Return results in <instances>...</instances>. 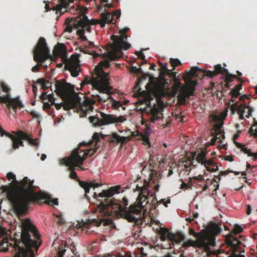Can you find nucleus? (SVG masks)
<instances>
[{"mask_svg":"<svg viewBox=\"0 0 257 257\" xmlns=\"http://www.w3.org/2000/svg\"><path fill=\"white\" fill-rule=\"evenodd\" d=\"M7 177L9 180H13L12 183L14 186L2 185L1 189L3 192L7 193L8 199L18 215L24 214L31 203L40 204L46 199L45 194L35 192L36 186L34 185V180H31L28 177H24L18 181L12 172H9Z\"/></svg>","mask_w":257,"mask_h":257,"instance_id":"f257e3e1","label":"nucleus"},{"mask_svg":"<svg viewBox=\"0 0 257 257\" xmlns=\"http://www.w3.org/2000/svg\"><path fill=\"white\" fill-rule=\"evenodd\" d=\"M22 233L20 240H17L14 248L17 251L15 257H35L33 248L38 249L40 244L37 240L31 238L30 233L36 239L40 237L35 226L31 222L30 218L22 221Z\"/></svg>","mask_w":257,"mask_h":257,"instance_id":"f03ea898","label":"nucleus"},{"mask_svg":"<svg viewBox=\"0 0 257 257\" xmlns=\"http://www.w3.org/2000/svg\"><path fill=\"white\" fill-rule=\"evenodd\" d=\"M105 135L101 134L100 137L99 134L94 133L92 136V139L93 143H95V149H83L81 150L80 148L82 146H86L85 143H80L78 147L74 149L71 154L67 157L64 158L60 160V164L64 165L69 167V170L70 171V177L73 179H76L78 182L79 180L76 173L74 171L75 167H79V165H82L84 161L87 156H92L96 152L97 149L99 148L101 144L100 138L104 139Z\"/></svg>","mask_w":257,"mask_h":257,"instance_id":"7ed1b4c3","label":"nucleus"},{"mask_svg":"<svg viewBox=\"0 0 257 257\" xmlns=\"http://www.w3.org/2000/svg\"><path fill=\"white\" fill-rule=\"evenodd\" d=\"M104 201L105 202L101 201L97 206L100 213L102 214L106 215L107 214V210L108 207L116 205L118 209L116 212L117 215L126 219L129 222H134L136 224L139 222L142 209L144 206V205H142L141 201L140 203L136 202L127 207V206L128 204V201L125 197L122 198V202L124 205V207L121 205L115 203V200L114 198L110 200H109L108 199H105Z\"/></svg>","mask_w":257,"mask_h":257,"instance_id":"20e7f679","label":"nucleus"},{"mask_svg":"<svg viewBox=\"0 0 257 257\" xmlns=\"http://www.w3.org/2000/svg\"><path fill=\"white\" fill-rule=\"evenodd\" d=\"M91 77H85L81 82V86L90 84L92 87L100 92H108L109 87L107 85L108 73L105 72L100 66H95Z\"/></svg>","mask_w":257,"mask_h":257,"instance_id":"39448f33","label":"nucleus"},{"mask_svg":"<svg viewBox=\"0 0 257 257\" xmlns=\"http://www.w3.org/2000/svg\"><path fill=\"white\" fill-rule=\"evenodd\" d=\"M34 60L38 63L33 67L32 71L33 72H38L40 70V66L48 59L51 58L50 54V51L47 46L46 40L43 37H40L38 42L33 50Z\"/></svg>","mask_w":257,"mask_h":257,"instance_id":"423d86ee","label":"nucleus"},{"mask_svg":"<svg viewBox=\"0 0 257 257\" xmlns=\"http://www.w3.org/2000/svg\"><path fill=\"white\" fill-rule=\"evenodd\" d=\"M107 86L109 87L108 92L98 91L100 95L98 94H92L91 95V98L87 97L83 101V103L85 104L86 107H88V108H86V111L88 110L92 111L93 109L92 105L96 102L101 103L105 102L109 99H113V97L111 96V95L113 93L112 91L113 88L112 86H110L109 76L107 77Z\"/></svg>","mask_w":257,"mask_h":257,"instance_id":"0eeeda50","label":"nucleus"},{"mask_svg":"<svg viewBox=\"0 0 257 257\" xmlns=\"http://www.w3.org/2000/svg\"><path fill=\"white\" fill-rule=\"evenodd\" d=\"M100 116H90V121L95 126H102L114 123L123 122L126 120L124 116L120 115L118 117L113 114H105L99 112Z\"/></svg>","mask_w":257,"mask_h":257,"instance_id":"6e6552de","label":"nucleus"},{"mask_svg":"<svg viewBox=\"0 0 257 257\" xmlns=\"http://www.w3.org/2000/svg\"><path fill=\"white\" fill-rule=\"evenodd\" d=\"M73 0H61L60 3L52 8V10L53 11H55L56 14H59L60 16L67 11L70 13L79 11V13H81L83 8H80L77 5L75 7L73 4Z\"/></svg>","mask_w":257,"mask_h":257,"instance_id":"1a4fd4ad","label":"nucleus"},{"mask_svg":"<svg viewBox=\"0 0 257 257\" xmlns=\"http://www.w3.org/2000/svg\"><path fill=\"white\" fill-rule=\"evenodd\" d=\"M130 30L128 28H124L119 31V33L121 35L116 36L112 35L111 36V39L113 41L115 45V49L117 50H128L131 47V45L125 41L127 39V36L124 35Z\"/></svg>","mask_w":257,"mask_h":257,"instance_id":"9d476101","label":"nucleus"},{"mask_svg":"<svg viewBox=\"0 0 257 257\" xmlns=\"http://www.w3.org/2000/svg\"><path fill=\"white\" fill-rule=\"evenodd\" d=\"M203 74L205 76L209 77H213L218 74L224 73L225 75L224 76L225 82L230 83L233 81L234 78H237L236 75H232L229 74L227 70L221 66L220 64H217L214 66V70L213 71L211 70H203Z\"/></svg>","mask_w":257,"mask_h":257,"instance_id":"9b49d317","label":"nucleus"},{"mask_svg":"<svg viewBox=\"0 0 257 257\" xmlns=\"http://www.w3.org/2000/svg\"><path fill=\"white\" fill-rule=\"evenodd\" d=\"M15 135L8 134L7 137L9 138L12 142V147L10 150L11 153L14 150L19 149L20 146L24 147L23 140H27V134L22 131H19L17 132H14Z\"/></svg>","mask_w":257,"mask_h":257,"instance_id":"f8f14e48","label":"nucleus"},{"mask_svg":"<svg viewBox=\"0 0 257 257\" xmlns=\"http://www.w3.org/2000/svg\"><path fill=\"white\" fill-rule=\"evenodd\" d=\"M65 68L69 70L71 75L76 77L79 74L81 69L80 68V61L77 56L72 55L68 60L65 64Z\"/></svg>","mask_w":257,"mask_h":257,"instance_id":"ddd939ff","label":"nucleus"},{"mask_svg":"<svg viewBox=\"0 0 257 257\" xmlns=\"http://www.w3.org/2000/svg\"><path fill=\"white\" fill-rule=\"evenodd\" d=\"M55 92L61 96L69 97L74 93V86L70 83L63 84L57 81L55 83Z\"/></svg>","mask_w":257,"mask_h":257,"instance_id":"4468645a","label":"nucleus"},{"mask_svg":"<svg viewBox=\"0 0 257 257\" xmlns=\"http://www.w3.org/2000/svg\"><path fill=\"white\" fill-rule=\"evenodd\" d=\"M8 96H9L8 95L3 96L0 95V104L1 103L6 104L7 108L10 110V109L12 108L15 112H17L18 107L21 108L24 107V105L20 100L19 97H16V99H11L10 101Z\"/></svg>","mask_w":257,"mask_h":257,"instance_id":"2eb2a0df","label":"nucleus"},{"mask_svg":"<svg viewBox=\"0 0 257 257\" xmlns=\"http://www.w3.org/2000/svg\"><path fill=\"white\" fill-rule=\"evenodd\" d=\"M225 243L230 247L232 253L228 256V257H237L236 252H244V249H239V245L241 244V241L237 240L235 237L232 234L228 235L225 238Z\"/></svg>","mask_w":257,"mask_h":257,"instance_id":"dca6fc26","label":"nucleus"},{"mask_svg":"<svg viewBox=\"0 0 257 257\" xmlns=\"http://www.w3.org/2000/svg\"><path fill=\"white\" fill-rule=\"evenodd\" d=\"M222 229L220 225L214 224L208 229V230H202V232H204V236L210 239V244H215V236L219 234Z\"/></svg>","mask_w":257,"mask_h":257,"instance_id":"f3484780","label":"nucleus"},{"mask_svg":"<svg viewBox=\"0 0 257 257\" xmlns=\"http://www.w3.org/2000/svg\"><path fill=\"white\" fill-rule=\"evenodd\" d=\"M159 176L160 175H158L155 170H151L149 171L148 180H144L145 183L148 186L153 187L156 192H158L159 190L160 186L158 184Z\"/></svg>","mask_w":257,"mask_h":257,"instance_id":"a211bd4d","label":"nucleus"},{"mask_svg":"<svg viewBox=\"0 0 257 257\" xmlns=\"http://www.w3.org/2000/svg\"><path fill=\"white\" fill-rule=\"evenodd\" d=\"M120 11H115L112 15H110L108 11H106V13H102L100 14V17L101 19L103 21V22L100 24L101 27H103L105 26V24L107 23L108 24H114L116 22L115 21L114 22H113V18L114 16H116V19H118L120 16Z\"/></svg>","mask_w":257,"mask_h":257,"instance_id":"6ab92c4d","label":"nucleus"},{"mask_svg":"<svg viewBox=\"0 0 257 257\" xmlns=\"http://www.w3.org/2000/svg\"><path fill=\"white\" fill-rule=\"evenodd\" d=\"M120 188V187L119 186H115L111 187L110 189L103 190L98 194H97L96 192H94L92 197L95 199H97L98 197L100 198L105 197L107 198L106 199H108V198L112 197L115 193H118Z\"/></svg>","mask_w":257,"mask_h":257,"instance_id":"aec40b11","label":"nucleus"},{"mask_svg":"<svg viewBox=\"0 0 257 257\" xmlns=\"http://www.w3.org/2000/svg\"><path fill=\"white\" fill-rule=\"evenodd\" d=\"M78 183L80 186L83 188L85 191V197L88 200L89 199V197L87 195V193L89 192L90 188H93L94 189L95 188H97L102 185L101 184H99L98 183H96L94 181L91 182H85L83 181H81L80 180H78Z\"/></svg>","mask_w":257,"mask_h":257,"instance_id":"412c9836","label":"nucleus"},{"mask_svg":"<svg viewBox=\"0 0 257 257\" xmlns=\"http://www.w3.org/2000/svg\"><path fill=\"white\" fill-rule=\"evenodd\" d=\"M87 11V8H85L84 12H82L81 11V13H80L82 16V18L78 21V25L84 30V32L86 31L90 33L91 32V28L90 27V22L87 17L84 14Z\"/></svg>","mask_w":257,"mask_h":257,"instance_id":"4be33fe9","label":"nucleus"},{"mask_svg":"<svg viewBox=\"0 0 257 257\" xmlns=\"http://www.w3.org/2000/svg\"><path fill=\"white\" fill-rule=\"evenodd\" d=\"M130 140V138L126 137H122L119 136L116 133H113L111 136L109 137L108 141L110 143H113L116 145L120 144L121 147L127 141Z\"/></svg>","mask_w":257,"mask_h":257,"instance_id":"5701e85b","label":"nucleus"},{"mask_svg":"<svg viewBox=\"0 0 257 257\" xmlns=\"http://www.w3.org/2000/svg\"><path fill=\"white\" fill-rule=\"evenodd\" d=\"M231 108L233 110L236 109L238 113H245V109H247V114L246 115V117L247 118H249V116H251V112L253 111V109L248 106H245V105L242 104L238 105L237 103L233 104L231 106Z\"/></svg>","mask_w":257,"mask_h":257,"instance_id":"b1692460","label":"nucleus"},{"mask_svg":"<svg viewBox=\"0 0 257 257\" xmlns=\"http://www.w3.org/2000/svg\"><path fill=\"white\" fill-rule=\"evenodd\" d=\"M185 238L184 235L180 232L176 233H168V239L171 241L173 244L178 243L183 241Z\"/></svg>","mask_w":257,"mask_h":257,"instance_id":"393cba45","label":"nucleus"},{"mask_svg":"<svg viewBox=\"0 0 257 257\" xmlns=\"http://www.w3.org/2000/svg\"><path fill=\"white\" fill-rule=\"evenodd\" d=\"M221 127L220 124H215L213 130L211 131V135L213 137L211 140V145H214L216 141L220 138L218 135H221Z\"/></svg>","mask_w":257,"mask_h":257,"instance_id":"a878e982","label":"nucleus"},{"mask_svg":"<svg viewBox=\"0 0 257 257\" xmlns=\"http://www.w3.org/2000/svg\"><path fill=\"white\" fill-rule=\"evenodd\" d=\"M53 52L56 56L63 57L66 54V47L63 43H58L54 47Z\"/></svg>","mask_w":257,"mask_h":257,"instance_id":"bb28decb","label":"nucleus"},{"mask_svg":"<svg viewBox=\"0 0 257 257\" xmlns=\"http://www.w3.org/2000/svg\"><path fill=\"white\" fill-rule=\"evenodd\" d=\"M149 195V190L146 187H142L140 188V195L138 196L137 200L138 203L142 202V205L146 202L145 205L148 203L147 196Z\"/></svg>","mask_w":257,"mask_h":257,"instance_id":"cd10ccee","label":"nucleus"},{"mask_svg":"<svg viewBox=\"0 0 257 257\" xmlns=\"http://www.w3.org/2000/svg\"><path fill=\"white\" fill-rule=\"evenodd\" d=\"M204 240V239L202 238L200 239H198L197 240L189 239L184 243L183 246L185 247L192 246L196 248H200L203 244Z\"/></svg>","mask_w":257,"mask_h":257,"instance_id":"c85d7f7f","label":"nucleus"},{"mask_svg":"<svg viewBox=\"0 0 257 257\" xmlns=\"http://www.w3.org/2000/svg\"><path fill=\"white\" fill-rule=\"evenodd\" d=\"M103 222H104V225L106 224V220L103 218H93L87 220L85 223V225H86V227H88L89 225L99 226Z\"/></svg>","mask_w":257,"mask_h":257,"instance_id":"c756f323","label":"nucleus"},{"mask_svg":"<svg viewBox=\"0 0 257 257\" xmlns=\"http://www.w3.org/2000/svg\"><path fill=\"white\" fill-rule=\"evenodd\" d=\"M163 118V114L161 111L158 109L153 110L152 112V115L150 117V120L155 122L156 120L162 119Z\"/></svg>","mask_w":257,"mask_h":257,"instance_id":"7c9ffc66","label":"nucleus"},{"mask_svg":"<svg viewBox=\"0 0 257 257\" xmlns=\"http://www.w3.org/2000/svg\"><path fill=\"white\" fill-rule=\"evenodd\" d=\"M160 75L161 76L166 75H170L172 78H176V72H172L170 70L167 69L166 67L162 66L160 71Z\"/></svg>","mask_w":257,"mask_h":257,"instance_id":"2f4dec72","label":"nucleus"},{"mask_svg":"<svg viewBox=\"0 0 257 257\" xmlns=\"http://www.w3.org/2000/svg\"><path fill=\"white\" fill-rule=\"evenodd\" d=\"M204 240L203 242V244L200 246V248H203L205 251L208 252L210 251V246H215V244H210V239L207 237V236H204Z\"/></svg>","mask_w":257,"mask_h":257,"instance_id":"473e14b6","label":"nucleus"},{"mask_svg":"<svg viewBox=\"0 0 257 257\" xmlns=\"http://www.w3.org/2000/svg\"><path fill=\"white\" fill-rule=\"evenodd\" d=\"M191 74L189 73V78L187 81V87L189 88V89H191L192 91L193 89H195V88L197 85V81L196 80H194L192 77H191Z\"/></svg>","mask_w":257,"mask_h":257,"instance_id":"72a5a7b5","label":"nucleus"},{"mask_svg":"<svg viewBox=\"0 0 257 257\" xmlns=\"http://www.w3.org/2000/svg\"><path fill=\"white\" fill-rule=\"evenodd\" d=\"M205 158H206V153L202 151L197 155L196 159L199 163L203 165L204 164V162L205 161Z\"/></svg>","mask_w":257,"mask_h":257,"instance_id":"f704fd0d","label":"nucleus"},{"mask_svg":"<svg viewBox=\"0 0 257 257\" xmlns=\"http://www.w3.org/2000/svg\"><path fill=\"white\" fill-rule=\"evenodd\" d=\"M189 232L190 234L193 235L198 239H200L201 238L204 239L205 238L204 232H202V230L200 232L197 233L195 232L193 229L190 228L189 230Z\"/></svg>","mask_w":257,"mask_h":257,"instance_id":"c9c22d12","label":"nucleus"},{"mask_svg":"<svg viewBox=\"0 0 257 257\" xmlns=\"http://www.w3.org/2000/svg\"><path fill=\"white\" fill-rule=\"evenodd\" d=\"M107 58L109 60L115 61L118 60L119 56L117 55L115 50H113L108 54Z\"/></svg>","mask_w":257,"mask_h":257,"instance_id":"e433bc0d","label":"nucleus"},{"mask_svg":"<svg viewBox=\"0 0 257 257\" xmlns=\"http://www.w3.org/2000/svg\"><path fill=\"white\" fill-rule=\"evenodd\" d=\"M111 100V106L114 109H118V108L120 106H122V104L120 101H116L113 98V99H110Z\"/></svg>","mask_w":257,"mask_h":257,"instance_id":"4c0bfd02","label":"nucleus"},{"mask_svg":"<svg viewBox=\"0 0 257 257\" xmlns=\"http://www.w3.org/2000/svg\"><path fill=\"white\" fill-rule=\"evenodd\" d=\"M27 141L28 142V143L34 146L38 147L39 145V143L37 142L38 139H33L31 138L30 136L27 134Z\"/></svg>","mask_w":257,"mask_h":257,"instance_id":"58836bf2","label":"nucleus"},{"mask_svg":"<svg viewBox=\"0 0 257 257\" xmlns=\"http://www.w3.org/2000/svg\"><path fill=\"white\" fill-rule=\"evenodd\" d=\"M243 231V228L239 225H235L233 228V231L230 233H233L236 236L237 234L241 233Z\"/></svg>","mask_w":257,"mask_h":257,"instance_id":"ea45409f","label":"nucleus"},{"mask_svg":"<svg viewBox=\"0 0 257 257\" xmlns=\"http://www.w3.org/2000/svg\"><path fill=\"white\" fill-rule=\"evenodd\" d=\"M170 62L173 67H175L181 65V61L178 59L171 58Z\"/></svg>","mask_w":257,"mask_h":257,"instance_id":"a19ab883","label":"nucleus"},{"mask_svg":"<svg viewBox=\"0 0 257 257\" xmlns=\"http://www.w3.org/2000/svg\"><path fill=\"white\" fill-rule=\"evenodd\" d=\"M177 98L178 100L180 102L184 103L186 102V98L187 97V96L186 95V94L184 93V92H182L178 95Z\"/></svg>","mask_w":257,"mask_h":257,"instance_id":"79ce46f5","label":"nucleus"},{"mask_svg":"<svg viewBox=\"0 0 257 257\" xmlns=\"http://www.w3.org/2000/svg\"><path fill=\"white\" fill-rule=\"evenodd\" d=\"M96 66L101 67V69L103 70V67L104 68H108L110 66L109 61L108 60H104L103 61H101L99 64Z\"/></svg>","mask_w":257,"mask_h":257,"instance_id":"37998d69","label":"nucleus"},{"mask_svg":"<svg viewBox=\"0 0 257 257\" xmlns=\"http://www.w3.org/2000/svg\"><path fill=\"white\" fill-rule=\"evenodd\" d=\"M135 54L139 58L144 61L142 64L147 63V61L145 60V56L142 51L136 52Z\"/></svg>","mask_w":257,"mask_h":257,"instance_id":"c03bdc74","label":"nucleus"},{"mask_svg":"<svg viewBox=\"0 0 257 257\" xmlns=\"http://www.w3.org/2000/svg\"><path fill=\"white\" fill-rule=\"evenodd\" d=\"M249 132L251 135L254 136L257 139V125L252 126Z\"/></svg>","mask_w":257,"mask_h":257,"instance_id":"a18cd8bd","label":"nucleus"},{"mask_svg":"<svg viewBox=\"0 0 257 257\" xmlns=\"http://www.w3.org/2000/svg\"><path fill=\"white\" fill-rule=\"evenodd\" d=\"M230 94L231 95L232 97L237 98L240 94L239 91L237 90V89H232L230 90Z\"/></svg>","mask_w":257,"mask_h":257,"instance_id":"49530a36","label":"nucleus"},{"mask_svg":"<svg viewBox=\"0 0 257 257\" xmlns=\"http://www.w3.org/2000/svg\"><path fill=\"white\" fill-rule=\"evenodd\" d=\"M73 107V104L72 102L65 103L63 104V108L65 110H68Z\"/></svg>","mask_w":257,"mask_h":257,"instance_id":"de8ad7c7","label":"nucleus"},{"mask_svg":"<svg viewBox=\"0 0 257 257\" xmlns=\"http://www.w3.org/2000/svg\"><path fill=\"white\" fill-rule=\"evenodd\" d=\"M215 163L213 161V160L210 159L209 160H206L204 162V164H203L204 166L207 169V167H209L208 166H213L214 165H215Z\"/></svg>","mask_w":257,"mask_h":257,"instance_id":"09e8293b","label":"nucleus"},{"mask_svg":"<svg viewBox=\"0 0 257 257\" xmlns=\"http://www.w3.org/2000/svg\"><path fill=\"white\" fill-rule=\"evenodd\" d=\"M170 233L169 230L165 227H161L160 229L159 234L160 235H167L168 233Z\"/></svg>","mask_w":257,"mask_h":257,"instance_id":"8fccbe9b","label":"nucleus"},{"mask_svg":"<svg viewBox=\"0 0 257 257\" xmlns=\"http://www.w3.org/2000/svg\"><path fill=\"white\" fill-rule=\"evenodd\" d=\"M180 86L181 82L179 81H175L173 86L174 91L177 92L180 88Z\"/></svg>","mask_w":257,"mask_h":257,"instance_id":"3c124183","label":"nucleus"},{"mask_svg":"<svg viewBox=\"0 0 257 257\" xmlns=\"http://www.w3.org/2000/svg\"><path fill=\"white\" fill-rule=\"evenodd\" d=\"M194 90L195 89H193L192 91H191V89H189V88L187 87L186 91L184 93L186 94L187 98H189L190 96L194 95Z\"/></svg>","mask_w":257,"mask_h":257,"instance_id":"603ef678","label":"nucleus"},{"mask_svg":"<svg viewBox=\"0 0 257 257\" xmlns=\"http://www.w3.org/2000/svg\"><path fill=\"white\" fill-rule=\"evenodd\" d=\"M233 234V235H234V237H236V238L237 240L241 241V244L239 245V247H239V249H240V250H242V249H243V248L241 246V245L242 244H242V241H243V240H245V239L244 238V237H243V236H241V235H239V239H238V238H237L236 236H235V234H233V233H229V234L227 235V236H227L228 235H230V234Z\"/></svg>","mask_w":257,"mask_h":257,"instance_id":"864d4df0","label":"nucleus"},{"mask_svg":"<svg viewBox=\"0 0 257 257\" xmlns=\"http://www.w3.org/2000/svg\"><path fill=\"white\" fill-rule=\"evenodd\" d=\"M165 199H162L159 201L157 202L158 204H160L161 203H163L165 207H168L167 204L170 203V199H168L166 202H165Z\"/></svg>","mask_w":257,"mask_h":257,"instance_id":"5fc2aeb1","label":"nucleus"},{"mask_svg":"<svg viewBox=\"0 0 257 257\" xmlns=\"http://www.w3.org/2000/svg\"><path fill=\"white\" fill-rule=\"evenodd\" d=\"M47 99H48L49 101L52 104L54 103L55 98L53 97V93L48 94Z\"/></svg>","mask_w":257,"mask_h":257,"instance_id":"6e6d98bb","label":"nucleus"},{"mask_svg":"<svg viewBox=\"0 0 257 257\" xmlns=\"http://www.w3.org/2000/svg\"><path fill=\"white\" fill-rule=\"evenodd\" d=\"M213 167L212 168H210V167H207V170L208 171L212 172H216V171H217L218 170V167L216 164H215V165H213Z\"/></svg>","mask_w":257,"mask_h":257,"instance_id":"4d7b16f0","label":"nucleus"},{"mask_svg":"<svg viewBox=\"0 0 257 257\" xmlns=\"http://www.w3.org/2000/svg\"><path fill=\"white\" fill-rule=\"evenodd\" d=\"M49 204L51 205H58V199L57 198L52 199L49 201Z\"/></svg>","mask_w":257,"mask_h":257,"instance_id":"13d9d810","label":"nucleus"},{"mask_svg":"<svg viewBox=\"0 0 257 257\" xmlns=\"http://www.w3.org/2000/svg\"><path fill=\"white\" fill-rule=\"evenodd\" d=\"M43 109H49V108H50L51 106L53 105V104H52L51 103H49V102H43Z\"/></svg>","mask_w":257,"mask_h":257,"instance_id":"bf43d9fd","label":"nucleus"},{"mask_svg":"<svg viewBox=\"0 0 257 257\" xmlns=\"http://www.w3.org/2000/svg\"><path fill=\"white\" fill-rule=\"evenodd\" d=\"M29 113L33 117V118H39V115L37 114L36 111L35 110H31L29 112Z\"/></svg>","mask_w":257,"mask_h":257,"instance_id":"052dcab7","label":"nucleus"},{"mask_svg":"<svg viewBox=\"0 0 257 257\" xmlns=\"http://www.w3.org/2000/svg\"><path fill=\"white\" fill-rule=\"evenodd\" d=\"M51 83H50L49 81H46V83H44V85H42V87L43 90H46L51 86Z\"/></svg>","mask_w":257,"mask_h":257,"instance_id":"680f3d73","label":"nucleus"},{"mask_svg":"<svg viewBox=\"0 0 257 257\" xmlns=\"http://www.w3.org/2000/svg\"><path fill=\"white\" fill-rule=\"evenodd\" d=\"M241 151L245 154H247V155L249 156V154H250L251 153L250 150L248 149L247 148L244 147L243 146L241 149Z\"/></svg>","mask_w":257,"mask_h":257,"instance_id":"e2e57ef3","label":"nucleus"},{"mask_svg":"<svg viewBox=\"0 0 257 257\" xmlns=\"http://www.w3.org/2000/svg\"><path fill=\"white\" fill-rule=\"evenodd\" d=\"M48 94L46 92L42 93L40 96V99L43 102L44 100L47 99Z\"/></svg>","mask_w":257,"mask_h":257,"instance_id":"0e129e2a","label":"nucleus"},{"mask_svg":"<svg viewBox=\"0 0 257 257\" xmlns=\"http://www.w3.org/2000/svg\"><path fill=\"white\" fill-rule=\"evenodd\" d=\"M10 134V133L8 132H7L6 131L3 130L2 128L1 127V126H0V136L1 137H3L4 135H5L7 137V134Z\"/></svg>","mask_w":257,"mask_h":257,"instance_id":"69168bd1","label":"nucleus"},{"mask_svg":"<svg viewBox=\"0 0 257 257\" xmlns=\"http://www.w3.org/2000/svg\"><path fill=\"white\" fill-rule=\"evenodd\" d=\"M251 210H252L251 206L250 205H247L246 211V214L247 215L250 214V213H251Z\"/></svg>","mask_w":257,"mask_h":257,"instance_id":"338daca9","label":"nucleus"},{"mask_svg":"<svg viewBox=\"0 0 257 257\" xmlns=\"http://www.w3.org/2000/svg\"><path fill=\"white\" fill-rule=\"evenodd\" d=\"M37 83L42 85H44V83H46V80L43 78H39L37 80Z\"/></svg>","mask_w":257,"mask_h":257,"instance_id":"774afa93","label":"nucleus"}]
</instances>
